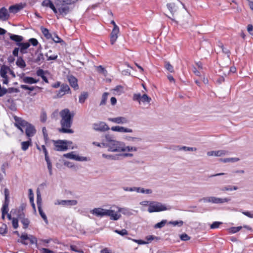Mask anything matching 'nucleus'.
<instances>
[{
	"label": "nucleus",
	"mask_w": 253,
	"mask_h": 253,
	"mask_svg": "<svg viewBox=\"0 0 253 253\" xmlns=\"http://www.w3.org/2000/svg\"><path fill=\"white\" fill-rule=\"evenodd\" d=\"M60 115L61 117V127L59 129V131L64 133H73L74 131L70 127L72 124L73 115H71L68 109L62 110Z\"/></svg>",
	"instance_id": "1"
},
{
	"label": "nucleus",
	"mask_w": 253,
	"mask_h": 253,
	"mask_svg": "<svg viewBox=\"0 0 253 253\" xmlns=\"http://www.w3.org/2000/svg\"><path fill=\"white\" fill-rule=\"evenodd\" d=\"M124 143L117 141L109 134L105 136V141L102 144L108 148V150L112 152H122Z\"/></svg>",
	"instance_id": "2"
},
{
	"label": "nucleus",
	"mask_w": 253,
	"mask_h": 253,
	"mask_svg": "<svg viewBox=\"0 0 253 253\" xmlns=\"http://www.w3.org/2000/svg\"><path fill=\"white\" fill-rule=\"evenodd\" d=\"M169 209L167 208L165 205L158 202H151L149 204L148 211L150 213L154 212H159L166 211Z\"/></svg>",
	"instance_id": "3"
},
{
	"label": "nucleus",
	"mask_w": 253,
	"mask_h": 253,
	"mask_svg": "<svg viewBox=\"0 0 253 253\" xmlns=\"http://www.w3.org/2000/svg\"><path fill=\"white\" fill-rule=\"evenodd\" d=\"M231 199L229 198H219L214 196H210L204 197L201 199L204 203H210L212 204H223L224 203H228L230 201Z\"/></svg>",
	"instance_id": "4"
},
{
	"label": "nucleus",
	"mask_w": 253,
	"mask_h": 253,
	"mask_svg": "<svg viewBox=\"0 0 253 253\" xmlns=\"http://www.w3.org/2000/svg\"><path fill=\"white\" fill-rule=\"evenodd\" d=\"M55 5L57 9V13L59 12V15L65 16L70 11L69 6L65 3L64 1L57 0L55 2Z\"/></svg>",
	"instance_id": "5"
},
{
	"label": "nucleus",
	"mask_w": 253,
	"mask_h": 253,
	"mask_svg": "<svg viewBox=\"0 0 253 253\" xmlns=\"http://www.w3.org/2000/svg\"><path fill=\"white\" fill-rule=\"evenodd\" d=\"M54 150L57 151H65L68 149V144L72 143L70 141L66 140H53Z\"/></svg>",
	"instance_id": "6"
},
{
	"label": "nucleus",
	"mask_w": 253,
	"mask_h": 253,
	"mask_svg": "<svg viewBox=\"0 0 253 253\" xmlns=\"http://www.w3.org/2000/svg\"><path fill=\"white\" fill-rule=\"evenodd\" d=\"M71 89L67 84H62L60 86V88L56 91V95L54 98H60L66 94H71Z\"/></svg>",
	"instance_id": "7"
},
{
	"label": "nucleus",
	"mask_w": 253,
	"mask_h": 253,
	"mask_svg": "<svg viewBox=\"0 0 253 253\" xmlns=\"http://www.w3.org/2000/svg\"><path fill=\"white\" fill-rule=\"evenodd\" d=\"M133 100L134 101H138L139 104L142 102L143 103H149L151 101V97H149L146 94H144L142 95L140 93H135L133 96Z\"/></svg>",
	"instance_id": "8"
},
{
	"label": "nucleus",
	"mask_w": 253,
	"mask_h": 253,
	"mask_svg": "<svg viewBox=\"0 0 253 253\" xmlns=\"http://www.w3.org/2000/svg\"><path fill=\"white\" fill-rule=\"evenodd\" d=\"M77 204L78 201L76 200H58L54 203L56 205H62L66 207L74 206Z\"/></svg>",
	"instance_id": "9"
},
{
	"label": "nucleus",
	"mask_w": 253,
	"mask_h": 253,
	"mask_svg": "<svg viewBox=\"0 0 253 253\" xmlns=\"http://www.w3.org/2000/svg\"><path fill=\"white\" fill-rule=\"evenodd\" d=\"M10 70V68L9 67L6 65L1 66L0 69V75L1 78H2V83L5 84H7L8 83V77L7 76V73Z\"/></svg>",
	"instance_id": "10"
},
{
	"label": "nucleus",
	"mask_w": 253,
	"mask_h": 253,
	"mask_svg": "<svg viewBox=\"0 0 253 253\" xmlns=\"http://www.w3.org/2000/svg\"><path fill=\"white\" fill-rule=\"evenodd\" d=\"M63 156L66 158L74 160L77 161H86L87 159L85 157L80 156L75 154V152L73 151L70 153L64 154Z\"/></svg>",
	"instance_id": "11"
},
{
	"label": "nucleus",
	"mask_w": 253,
	"mask_h": 253,
	"mask_svg": "<svg viewBox=\"0 0 253 253\" xmlns=\"http://www.w3.org/2000/svg\"><path fill=\"white\" fill-rule=\"evenodd\" d=\"M14 120L15 121L14 123L15 126L20 130L22 132H23L22 127H25L29 123L21 118L16 116L14 117Z\"/></svg>",
	"instance_id": "12"
},
{
	"label": "nucleus",
	"mask_w": 253,
	"mask_h": 253,
	"mask_svg": "<svg viewBox=\"0 0 253 253\" xmlns=\"http://www.w3.org/2000/svg\"><path fill=\"white\" fill-rule=\"evenodd\" d=\"M106 216H109L110 220H118L121 218V214L118 211L116 212L113 210L107 209Z\"/></svg>",
	"instance_id": "13"
},
{
	"label": "nucleus",
	"mask_w": 253,
	"mask_h": 253,
	"mask_svg": "<svg viewBox=\"0 0 253 253\" xmlns=\"http://www.w3.org/2000/svg\"><path fill=\"white\" fill-rule=\"evenodd\" d=\"M93 128L97 131H105L109 129L107 125L103 122L95 123L93 125Z\"/></svg>",
	"instance_id": "14"
},
{
	"label": "nucleus",
	"mask_w": 253,
	"mask_h": 253,
	"mask_svg": "<svg viewBox=\"0 0 253 253\" xmlns=\"http://www.w3.org/2000/svg\"><path fill=\"white\" fill-rule=\"evenodd\" d=\"M107 209H104L101 208H94L90 211V213L97 217H102L106 216Z\"/></svg>",
	"instance_id": "15"
},
{
	"label": "nucleus",
	"mask_w": 253,
	"mask_h": 253,
	"mask_svg": "<svg viewBox=\"0 0 253 253\" xmlns=\"http://www.w3.org/2000/svg\"><path fill=\"white\" fill-rule=\"evenodd\" d=\"M109 121L118 124H126L129 123L127 119L124 117H118L116 118H109L108 119Z\"/></svg>",
	"instance_id": "16"
},
{
	"label": "nucleus",
	"mask_w": 253,
	"mask_h": 253,
	"mask_svg": "<svg viewBox=\"0 0 253 253\" xmlns=\"http://www.w3.org/2000/svg\"><path fill=\"white\" fill-rule=\"evenodd\" d=\"M119 156H122L124 157H132L133 155L130 153H124L122 154H119V155H107L105 154H103L102 155V157L104 158H106L107 159L109 160H117L119 159Z\"/></svg>",
	"instance_id": "17"
},
{
	"label": "nucleus",
	"mask_w": 253,
	"mask_h": 253,
	"mask_svg": "<svg viewBox=\"0 0 253 253\" xmlns=\"http://www.w3.org/2000/svg\"><path fill=\"white\" fill-rule=\"evenodd\" d=\"M228 152L225 150H219L217 151H211L207 152L208 156H216L221 157L223 156L228 154Z\"/></svg>",
	"instance_id": "18"
},
{
	"label": "nucleus",
	"mask_w": 253,
	"mask_h": 253,
	"mask_svg": "<svg viewBox=\"0 0 253 253\" xmlns=\"http://www.w3.org/2000/svg\"><path fill=\"white\" fill-rule=\"evenodd\" d=\"M25 133L28 137L33 136L36 132L35 127L31 124H28L26 126Z\"/></svg>",
	"instance_id": "19"
},
{
	"label": "nucleus",
	"mask_w": 253,
	"mask_h": 253,
	"mask_svg": "<svg viewBox=\"0 0 253 253\" xmlns=\"http://www.w3.org/2000/svg\"><path fill=\"white\" fill-rule=\"evenodd\" d=\"M116 208L118 212H121L125 215L130 216L133 214V211H134L126 207L121 208L118 206H116Z\"/></svg>",
	"instance_id": "20"
},
{
	"label": "nucleus",
	"mask_w": 253,
	"mask_h": 253,
	"mask_svg": "<svg viewBox=\"0 0 253 253\" xmlns=\"http://www.w3.org/2000/svg\"><path fill=\"white\" fill-rule=\"evenodd\" d=\"M119 31V28L113 29L110 34V43L112 45H113L117 41Z\"/></svg>",
	"instance_id": "21"
},
{
	"label": "nucleus",
	"mask_w": 253,
	"mask_h": 253,
	"mask_svg": "<svg viewBox=\"0 0 253 253\" xmlns=\"http://www.w3.org/2000/svg\"><path fill=\"white\" fill-rule=\"evenodd\" d=\"M111 129L114 131H117L120 132H132L133 130L132 129L126 128L121 126H112Z\"/></svg>",
	"instance_id": "22"
},
{
	"label": "nucleus",
	"mask_w": 253,
	"mask_h": 253,
	"mask_svg": "<svg viewBox=\"0 0 253 253\" xmlns=\"http://www.w3.org/2000/svg\"><path fill=\"white\" fill-rule=\"evenodd\" d=\"M9 17V13L6 8L3 7L0 9V19L2 21H6Z\"/></svg>",
	"instance_id": "23"
},
{
	"label": "nucleus",
	"mask_w": 253,
	"mask_h": 253,
	"mask_svg": "<svg viewBox=\"0 0 253 253\" xmlns=\"http://www.w3.org/2000/svg\"><path fill=\"white\" fill-rule=\"evenodd\" d=\"M16 44L20 47V52L22 54H25L27 52V49L30 46L29 42L16 43Z\"/></svg>",
	"instance_id": "24"
},
{
	"label": "nucleus",
	"mask_w": 253,
	"mask_h": 253,
	"mask_svg": "<svg viewBox=\"0 0 253 253\" xmlns=\"http://www.w3.org/2000/svg\"><path fill=\"white\" fill-rule=\"evenodd\" d=\"M43 6L50 8L55 14H57V9L50 0H44L42 2Z\"/></svg>",
	"instance_id": "25"
},
{
	"label": "nucleus",
	"mask_w": 253,
	"mask_h": 253,
	"mask_svg": "<svg viewBox=\"0 0 253 253\" xmlns=\"http://www.w3.org/2000/svg\"><path fill=\"white\" fill-rule=\"evenodd\" d=\"M20 238L22 240H29L31 244H37V238L32 235L28 236L27 234H22L20 236Z\"/></svg>",
	"instance_id": "26"
},
{
	"label": "nucleus",
	"mask_w": 253,
	"mask_h": 253,
	"mask_svg": "<svg viewBox=\"0 0 253 253\" xmlns=\"http://www.w3.org/2000/svg\"><path fill=\"white\" fill-rule=\"evenodd\" d=\"M70 85L75 90L79 88L77 79L73 76H69L68 78Z\"/></svg>",
	"instance_id": "27"
},
{
	"label": "nucleus",
	"mask_w": 253,
	"mask_h": 253,
	"mask_svg": "<svg viewBox=\"0 0 253 253\" xmlns=\"http://www.w3.org/2000/svg\"><path fill=\"white\" fill-rule=\"evenodd\" d=\"M167 7L172 16H173L178 9L177 6L173 2L167 3Z\"/></svg>",
	"instance_id": "28"
},
{
	"label": "nucleus",
	"mask_w": 253,
	"mask_h": 253,
	"mask_svg": "<svg viewBox=\"0 0 253 253\" xmlns=\"http://www.w3.org/2000/svg\"><path fill=\"white\" fill-rule=\"evenodd\" d=\"M22 79L23 83L28 84H36L39 82V80L35 79L34 78L30 77L24 76Z\"/></svg>",
	"instance_id": "29"
},
{
	"label": "nucleus",
	"mask_w": 253,
	"mask_h": 253,
	"mask_svg": "<svg viewBox=\"0 0 253 253\" xmlns=\"http://www.w3.org/2000/svg\"><path fill=\"white\" fill-rule=\"evenodd\" d=\"M9 200H4V203L3 204L1 211H2V217L3 218H4V216L7 213L8 211V204H9Z\"/></svg>",
	"instance_id": "30"
},
{
	"label": "nucleus",
	"mask_w": 253,
	"mask_h": 253,
	"mask_svg": "<svg viewBox=\"0 0 253 253\" xmlns=\"http://www.w3.org/2000/svg\"><path fill=\"white\" fill-rule=\"evenodd\" d=\"M239 189V187L237 186L228 185L223 186L222 188H221V190L222 191H232L234 190H237Z\"/></svg>",
	"instance_id": "31"
},
{
	"label": "nucleus",
	"mask_w": 253,
	"mask_h": 253,
	"mask_svg": "<svg viewBox=\"0 0 253 253\" xmlns=\"http://www.w3.org/2000/svg\"><path fill=\"white\" fill-rule=\"evenodd\" d=\"M22 8V7L20 5H11L9 7V11L10 13H16Z\"/></svg>",
	"instance_id": "32"
},
{
	"label": "nucleus",
	"mask_w": 253,
	"mask_h": 253,
	"mask_svg": "<svg viewBox=\"0 0 253 253\" xmlns=\"http://www.w3.org/2000/svg\"><path fill=\"white\" fill-rule=\"evenodd\" d=\"M10 40L15 41L17 43H21V42H22L23 40L22 36L13 34L10 35Z\"/></svg>",
	"instance_id": "33"
},
{
	"label": "nucleus",
	"mask_w": 253,
	"mask_h": 253,
	"mask_svg": "<svg viewBox=\"0 0 253 253\" xmlns=\"http://www.w3.org/2000/svg\"><path fill=\"white\" fill-rule=\"evenodd\" d=\"M137 151V148H136V147L126 146V144L124 143L122 152H128Z\"/></svg>",
	"instance_id": "34"
},
{
	"label": "nucleus",
	"mask_w": 253,
	"mask_h": 253,
	"mask_svg": "<svg viewBox=\"0 0 253 253\" xmlns=\"http://www.w3.org/2000/svg\"><path fill=\"white\" fill-rule=\"evenodd\" d=\"M31 145V139L30 138L29 140L27 141H23L21 143V149L23 151H26L29 146Z\"/></svg>",
	"instance_id": "35"
},
{
	"label": "nucleus",
	"mask_w": 253,
	"mask_h": 253,
	"mask_svg": "<svg viewBox=\"0 0 253 253\" xmlns=\"http://www.w3.org/2000/svg\"><path fill=\"white\" fill-rule=\"evenodd\" d=\"M88 96V93L87 92H82L81 95L79 96V101L80 103H84L85 100L87 98Z\"/></svg>",
	"instance_id": "36"
},
{
	"label": "nucleus",
	"mask_w": 253,
	"mask_h": 253,
	"mask_svg": "<svg viewBox=\"0 0 253 253\" xmlns=\"http://www.w3.org/2000/svg\"><path fill=\"white\" fill-rule=\"evenodd\" d=\"M16 64L19 67L21 68H24L26 66L25 62L21 57L18 58L16 62Z\"/></svg>",
	"instance_id": "37"
},
{
	"label": "nucleus",
	"mask_w": 253,
	"mask_h": 253,
	"mask_svg": "<svg viewBox=\"0 0 253 253\" xmlns=\"http://www.w3.org/2000/svg\"><path fill=\"white\" fill-rule=\"evenodd\" d=\"M40 120L42 123H45L47 120V114L46 111L42 109L40 116Z\"/></svg>",
	"instance_id": "38"
},
{
	"label": "nucleus",
	"mask_w": 253,
	"mask_h": 253,
	"mask_svg": "<svg viewBox=\"0 0 253 253\" xmlns=\"http://www.w3.org/2000/svg\"><path fill=\"white\" fill-rule=\"evenodd\" d=\"M220 161L224 163H234L239 161V159L237 158H224L221 159Z\"/></svg>",
	"instance_id": "39"
},
{
	"label": "nucleus",
	"mask_w": 253,
	"mask_h": 253,
	"mask_svg": "<svg viewBox=\"0 0 253 253\" xmlns=\"http://www.w3.org/2000/svg\"><path fill=\"white\" fill-rule=\"evenodd\" d=\"M44 60V58L43 56V54L42 53H40L37 54V56L35 59V62L38 63L39 64H41L43 62Z\"/></svg>",
	"instance_id": "40"
},
{
	"label": "nucleus",
	"mask_w": 253,
	"mask_h": 253,
	"mask_svg": "<svg viewBox=\"0 0 253 253\" xmlns=\"http://www.w3.org/2000/svg\"><path fill=\"white\" fill-rule=\"evenodd\" d=\"M38 211H39V214H40L41 216L42 217V218L43 219V220L44 221V222L46 223V224H48V219H47V218L46 217V214H45V213L43 212L42 209V207H38Z\"/></svg>",
	"instance_id": "41"
},
{
	"label": "nucleus",
	"mask_w": 253,
	"mask_h": 253,
	"mask_svg": "<svg viewBox=\"0 0 253 253\" xmlns=\"http://www.w3.org/2000/svg\"><path fill=\"white\" fill-rule=\"evenodd\" d=\"M41 31L42 34L46 37L47 39H49L52 38V35L49 33V31L47 29L43 27L41 28Z\"/></svg>",
	"instance_id": "42"
},
{
	"label": "nucleus",
	"mask_w": 253,
	"mask_h": 253,
	"mask_svg": "<svg viewBox=\"0 0 253 253\" xmlns=\"http://www.w3.org/2000/svg\"><path fill=\"white\" fill-rule=\"evenodd\" d=\"M37 204L38 207L42 206V198L40 191L38 190L37 192Z\"/></svg>",
	"instance_id": "43"
},
{
	"label": "nucleus",
	"mask_w": 253,
	"mask_h": 253,
	"mask_svg": "<svg viewBox=\"0 0 253 253\" xmlns=\"http://www.w3.org/2000/svg\"><path fill=\"white\" fill-rule=\"evenodd\" d=\"M108 95L109 93L108 92H104L102 94L101 100L99 104L100 106L104 105L106 104Z\"/></svg>",
	"instance_id": "44"
},
{
	"label": "nucleus",
	"mask_w": 253,
	"mask_h": 253,
	"mask_svg": "<svg viewBox=\"0 0 253 253\" xmlns=\"http://www.w3.org/2000/svg\"><path fill=\"white\" fill-rule=\"evenodd\" d=\"M70 250L73 252H77L79 253H83V251L80 249L79 247L75 245H70Z\"/></svg>",
	"instance_id": "45"
},
{
	"label": "nucleus",
	"mask_w": 253,
	"mask_h": 253,
	"mask_svg": "<svg viewBox=\"0 0 253 253\" xmlns=\"http://www.w3.org/2000/svg\"><path fill=\"white\" fill-rule=\"evenodd\" d=\"M42 132L43 136V138L45 142L46 143L48 141L49 138L48 136L47 131L45 127H43L42 128Z\"/></svg>",
	"instance_id": "46"
},
{
	"label": "nucleus",
	"mask_w": 253,
	"mask_h": 253,
	"mask_svg": "<svg viewBox=\"0 0 253 253\" xmlns=\"http://www.w3.org/2000/svg\"><path fill=\"white\" fill-rule=\"evenodd\" d=\"M222 224V222L220 221H214L211 225L210 228L211 229H214L218 228L220 225Z\"/></svg>",
	"instance_id": "47"
},
{
	"label": "nucleus",
	"mask_w": 253,
	"mask_h": 253,
	"mask_svg": "<svg viewBox=\"0 0 253 253\" xmlns=\"http://www.w3.org/2000/svg\"><path fill=\"white\" fill-rule=\"evenodd\" d=\"M126 139L129 142H136L141 141V139L139 137H134L128 136L126 138Z\"/></svg>",
	"instance_id": "48"
},
{
	"label": "nucleus",
	"mask_w": 253,
	"mask_h": 253,
	"mask_svg": "<svg viewBox=\"0 0 253 253\" xmlns=\"http://www.w3.org/2000/svg\"><path fill=\"white\" fill-rule=\"evenodd\" d=\"M167 222V220H163L160 222L156 224L154 227L155 228H161L166 225Z\"/></svg>",
	"instance_id": "49"
},
{
	"label": "nucleus",
	"mask_w": 253,
	"mask_h": 253,
	"mask_svg": "<svg viewBox=\"0 0 253 253\" xmlns=\"http://www.w3.org/2000/svg\"><path fill=\"white\" fill-rule=\"evenodd\" d=\"M114 232L122 236L127 235L128 232L126 229H122L121 230H119L117 229H116L114 230Z\"/></svg>",
	"instance_id": "50"
},
{
	"label": "nucleus",
	"mask_w": 253,
	"mask_h": 253,
	"mask_svg": "<svg viewBox=\"0 0 253 253\" xmlns=\"http://www.w3.org/2000/svg\"><path fill=\"white\" fill-rule=\"evenodd\" d=\"M170 224H172L174 226H179L180 227L183 224V222L181 220L180 221H170L169 223Z\"/></svg>",
	"instance_id": "51"
},
{
	"label": "nucleus",
	"mask_w": 253,
	"mask_h": 253,
	"mask_svg": "<svg viewBox=\"0 0 253 253\" xmlns=\"http://www.w3.org/2000/svg\"><path fill=\"white\" fill-rule=\"evenodd\" d=\"M53 40V41L56 43H60L63 42V41L56 34H54L53 37L52 36L51 38Z\"/></svg>",
	"instance_id": "52"
},
{
	"label": "nucleus",
	"mask_w": 253,
	"mask_h": 253,
	"mask_svg": "<svg viewBox=\"0 0 253 253\" xmlns=\"http://www.w3.org/2000/svg\"><path fill=\"white\" fill-rule=\"evenodd\" d=\"M182 150L185 151H196L197 150V148L195 147H189L183 146L181 147Z\"/></svg>",
	"instance_id": "53"
},
{
	"label": "nucleus",
	"mask_w": 253,
	"mask_h": 253,
	"mask_svg": "<svg viewBox=\"0 0 253 253\" xmlns=\"http://www.w3.org/2000/svg\"><path fill=\"white\" fill-rule=\"evenodd\" d=\"M21 222L23 224V228L24 229H26L28 227L30 223L29 220L27 218H23Z\"/></svg>",
	"instance_id": "54"
},
{
	"label": "nucleus",
	"mask_w": 253,
	"mask_h": 253,
	"mask_svg": "<svg viewBox=\"0 0 253 253\" xmlns=\"http://www.w3.org/2000/svg\"><path fill=\"white\" fill-rule=\"evenodd\" d=\"M242 229V226L233 227L230 229V232L232 233H235Z\"/></svg>",
	"instance_id": "55"
},
{
	"label": "nucleus",
	"mask_w": 253,
	"mask_h": 253,
	"mask_svg": "<svg viewBox=\"0 0 253 253\" xmlns=\"http://www.w3.org/2000/svg\"><path fill=\"white\" fill-rule=\"evenodd\" d=\"M128 239L129 240H131L132 241L134 242L135 243H136L139 245H144V244H146L148 243L147 242H145V241H144L143 240H136V239H131L130 238H128Z\"/></svg>",
	"instance_id": "56"
},
{
	"label": "nucleus",
	"mask_w": 253,
	"mask_h": 253,
	"mask_svg": "<svg viewBox=\"0 0 253 253\" xmlns=\"http://www.w3.org/2000/svg\"><path fill=\"white\" fill-rule=\"evenodd\" d=\"M96 68L97 69V71L100 73L105 74L106 73V70L101 65L96 66Z\"/></svg>",
	"instance_id": "57"
},
{
	"label": "nucleus",
	"mask_w": 253,
	"mask_h": 253,
	"mask_svg": "<svg viewBox=\"0 0 253 253\" xmlns=\"http://www.w3.org/2000/svg\"><path fill=\"white\" fill-rule=\"evenodd\" d=\"M12 226L14 229H17L18 227V221L17 218H13L12 219Z\"/></svg>",
	"instance_id": "58"
},
{
	"label": "nucleus",
	"mask_w": 253,
	"mask_h": 253,
	"mask_svg": "<svg viewBox=\"0 0 253 253\" xmlns=\"http://www.w3.org/2000/svg\"><path fill=\"white\" fill-rule=\"evenodd\" d=\"M20 87L25 90H29L30 91H33L34 90L35 87L34 86H29L27 85L21 84L20 85Z\"/></svg>",
	"instance_id": "59"
},
{
	"label": "nucleus",
	"mask_w": 253,
	"mask_h": 253,
	"mask_svg": "<svg viewBox=\"0 0 253 253\" xmlns=\"http://www.w3.org/2000/svg\"><path fill=\"white\" fill-rule=\"evenodd\" d=\"M165 68L171 73L173 72V66L169 62L166 63Z\"/></svg>",
	"instance_id": "60"
},
{
	"label": "nucleus",
	"mask_w": 253,
	"mask_h": 253,
	"mask_svg": "<svg viewBox=\"0 0 253 253\" xmlns=\"http://www.w3.org/2000/svg\"><path fill=\"white\" fill-rule=\"evenodd\" d=\"M7 232L6 225L4 224L0 227V234L4 235Z\"/></svg>",
	"instance_id": "61"
},
{
	"label": "nucleus",
	"mask_w": 253,
	"mask_h": 253,
	"mask_svg": "<svg viewBox=\"0 0 253 253\" xmlns=\"http://www.w3.org/2000/svg\"><path fill=\"white\" fill-rule=\"evenodd\" d=\"M7 92V89L5 87H2L0 84V97L4 96Z\"/></svg>",
	"instance_id": "62"
},
{
	"label": "nucleus",
	"mask_w": 253,
	"mask_h": 253,
	"mask_svg": "<svg viewBox=\"0 0 253 253\" xmlns=\"http://www.w3.org/2000/svg\"><path fill=\"white\" fill-rule=\"evenodd\" d=\"M180 238L182 241H188L190 240V237L186 234L184 233L180 236Z\"/></svg>",
	"instance_id": "63"
},
{
	"label": "nucleus",
	"mask_w": 253,
	"mask_h": 253,
	"mask_svg": "<svg viewBox=\"0 0 253 253\" xmlns=\"http://www.w3.org/2000/svg\"><path fill=\"white\" fill-rule=\"evenodd\" d=\"M243 214L246 215L247 216L253 218V211L252 212L246 211H243Z\"/></svg>",
	"instance_id": "64"
}]
</instances>
